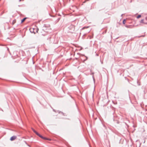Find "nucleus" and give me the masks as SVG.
Here are the masks:
<instances>
[{
  "label": "nucleus",
  "instance_id": "obj_1",
  "mask_svg": "<svg viewBox=\"0 0 147 147\" xmlns=\"http://www.w3.org/2000/svg\"><path fill=\"white\" fill-rule=\"evenodd\" d=\"M68 28L69 30V31L71 33H72L74 31L75 29V26L73 25H70Z\"/></svg>",
  "mask_w": 147,
  "mask_h": 147
},
{
  "label": "nucleus",
  "instance_id": "obj_2",
  "mask_svg": "<svg viewBox=\"0 0 147 147\" xmlns=\"http://www.w3.org/2000/svg\"><path fill=\"white\" fill-rule=\"evenodd\" d=\"M17 137L16 136H12L10 138V140L11 141H13L15 140L16 138Z\"/></svg>",
  "mask_w": 147,
  "mask_h": 147
},
{
  "label": "nucleus",
  "instance_id": "obj_3",
  "mask_svg": "<svg viewBox=\"0 0 147 147\" xmlns=\"http://www.w3.org/2000/svg\"><path fill=\"white\" fill-rule=\"evenodd\" d=\"M50 25H46L44 24L43 26L44 28H46V27H49Z\"/></svg>",
  "mask_w": 147,
  "mask_h": 147
},
{
  "label": "nucleus",
  "instance_id": "obj_4",
  "mask_svg": "<svg viewBox=\"0 0 147 147\" xmlns=\"http://www.w3.org/2000/svg\"><path fill=\"white\" fill-rule=\"evenodd\" d=\"M26 18H24L22 20H21V23H22L23 22H24L25 20H26Z\"/></svg>",
  "mask_w": 147,
  "mask_h": 147
},
{
  "label": "nucleus",
  "instance_id": "obj_5",
  "mask_svg": "<svg viewBox=\"0 0 147 147\" xmlns=\"http://www.w3.org/2000/svg\"><path fill=\"white\" fill-rule=\"evenodd\" d=\"M85 59H84L83 60H82L83 62H84L85 61H86L88 59V57H87L85 56Z\"/></svg>",
  "mask_w": 147,
  "mask_h": 147
},
{
  "label": "nucleus",
  "instance_id": "obj_6",
  "mask_svg": "<svg viewBox=\"0 0 147 147\" xmlns=\"http://www.w3.org/2000/svg\"><path fill=\"white\" fill-rule=\"evenodd\" d=\"M140 23H144V24H147V23H144V19L142 20H141V21H140Z\"/></svg>",
  "mask_w": 147,
  "mask_h": 147
},
{
  "label": "nucleus",
  "instance_id": "obj_7",
  "mask_svg": "<svg viewBox=\"0 0 147 147\" xmlns=\"http://www.w3.org/2000/svg\"><path fill=\"white\" fill-rule=\"evenodd\" d=\"M16 22V20L15 19L14 20H13V21L12 22V25H14Z\"/></svg>",
  "mask_w": 147,
  "mask_h": 147
},
{
  "label": "nucleus",
  "instance_id": "obj_8",
  "mask_svg": "<svg viewBox=\"0 0 147 147\" xmlns=\"http://www.w3.org/2000/svg\"><path fill=\"white\" fill-rule=\"evenodd\" d=\"M43 139L45 140H51L50 139H49L48 138H46L44 137V138H43Z\"/></svg>",
  "mask_w": 147,
  "mask_h": 147
},
{
  "label": "nucleus",
  "instance_id": "obj_9",
  "mask_svg": "<svg viewBox=\"0 0 147 147\" xmlns=\"http://www.w3.org/2000/svg\"><path fill=\"white\" fill-rule=\"evenodd\" d=\"M58 112L59 113H62L63 115L65 116V114L63 113V112H61V111H58Z\"/></svg>",
  "mask_w": 147,
  "mask_h": 147
},
{
  "label": "nucleus",
  "instance_id": "obj_10",
  "mask_svg": "<svg viewBox=\"0 0 147 147\" xmlns=\"http://www.w3.org/2000/svg\"><path fill=\"white\" fill-rule=\"evenodd\" d=\"M35 133L36 134V135H37L38 136H40V134H39L38 132H37V131Z\"/></svg>",
  "mask_w": 147,
  "mask_h": 147
},
{
  "label": "nucleus",
  "instance_id": "obj_11",
  "mask_svg": "<svg viewBox=\"0 0 147 147\" xmlns=\"http://www.w3.org/2000/svg\"><path fill=\"white\" fill-rule=\"evenodd\" d=\"M141 17V15H138L137 17V18L138 19L139 18H140Z\"/></svg>",
  "mask_w": 147,
  "mask_h": 147
},
{
  "label": "nucleus",
  "instance_id": "obj_12",
  "mask_svg": "<svg viewBox=\"0 0 147 147\" xmlns=\"http://www.w3.org/2000/svg\"><path fill=\"white\" fill-rule=\"evenodd\" d=\"M125 22H126V21H125V19H124L123 21V24H125Z\"/></svg>",
  "mask_w": 147,
  "mask_h": 147
},
{
  "label": "nucleus",
  "instance_id": "obj_13",
  "mask_svg": "<svg viewBox=\"0 0 147 147\" xmlns=\"http://www.w3.org/2000/svg\"><path fill=\"white\" fill-rule=\"evenodd\" d=\"M88 27H84L82 28V29L83 30L85 28H87Z\"/></svg>",
  "mask_w": 147,
  "mask_h": 147
},
{
  "label": "nucleus",
  "instance_id": "obj_14",
  "mask_svg": "<svg viewBox=\"0 0 147 147\" xmlns=\"http://www.w3.org/2000/svg\"><path fill=\"white\" fill-rule=\"evenodd\" d=\"M32 130L33 131L34 133H36V130H35L33 128H32Z\"/></svg>",
  "mask_w": 147,
  "mask_h": 147
},
{
  "label": "nucleus",
  "instance_id": "obj_15",
  "mask_svg": "<svg viewBox=\"0 0 147 147\" xmlns=\"http://www.w3.org/2000/svg\"><path fill=\"white\" fill-rule=\"evenodd\" d=\"M39 137L42 138V139H43V138H44V137L42 136V135H40V136H39Z\"/></svg>",
  "mask_w": 147,
  "mask_h": 147
},
{
  "label": "nucleus",
  "instance_id": "obj_16",
  "mask_svg": "<svg viewBox=\"0 0 147 147\" xmlns=\"http://www.w3.org/2000/svg\"><path fill=\"white\" fill-rule=\"evenodd\" d=\"M125 27L128 28H129L130 26L127 25H125Z\"/></svg>",
  "mask_w": 147,
  "mask_h": 147
},
{
  "label": "nucleus",
  "instance_id": "obj_17",
  "mask_svg": "<svg viewBox=\"0 0 147 147\" xmlns=\"http://www.w3.org/2000/svg\"><path fill=\"white\" fill-rule=\"evenodd\" d=\"M60 19V18H58L57 19V22H58V21H59V20Z\"/></svg>",
  "mask_w": 147,
  "mask_h": 147
},
{
  "label": "nucleus",
  "instance_id": "obj_18",
  "mask_svg": "<svg viewBox=\"0 0 147 147\" xmlns=\"http://www.w3.org/2000/svg\"><path fill=\"white\" fill-rule=\"evenodd\" d=\"M25 143L28 146H30L29 145H28V144H27V143H26V142H25Z\"/></svg>",
  "mask_w": 147,
  "mask_h": 147
},
{
  "label": "nucleus",
  "instance_id": "obj_19",
  "mask_svg": "<svg viewBox=\"0 0 147 147\" xmlns=\"http://www.w3.org/2000/svg\"><path fill=\"white\" fill-rule=\"evenodd\" d=\"M144 36H145L144 35L141 36H140V37H144Z\"/></svg>",
  "mask_w": 147,
  "mask_h": 147
},
{
  "label": "nucleus",
  "instance_id": "obj_20",
  "mask_svg": "<svg viewBox=\"0 0 147 147\" xmlns=\"http://www.w3.org/2000/svg\"><path fill=\"white\" fill-rule=\"evenodd\" d=\"M21 1V0H19V1L20 2Z\"/></svg>",
  "mask_w": 147,
  "mask_h": 147
},
{
  "label": "nucleus",
  "instance_id": "obj_21",
  "mask_svg": "<svg viewBox=\"0 0 147 147\" xmlns=\"http://www.w3.org/2000/svg\"><path fill=\"white\" fill-rule=\"evenodd\" d=\"M53 110L54 111L56 112L54 109H53Z\"/></svg>",
  "mask_w": 147,
  "mask_h": 147
},
{
  "label": "nucleus",
  "instance_id": "obj_22",
  "mask_svg": "<svg viewBox=\"0 0 147 147\" xmlns=\"http://www.w3.org/2000/svg\"><path fill=\"white\" fill-rule=\"evenodd\" d=\"M86 1V0H85V1H84V3H85V1Z\"/></svg>",
  "mask_w": 147,
  "mask_h": 147
},
{
  "label": "nucleus",
  "instance_id": "obj_23",
  "mask_svg": "<svg viewBox=\"0 0 147 147\" xmlns=\"http://www.w3.org/2000/svg\"><path fill=\"white\" fill-rule=\"evenodd\" d=\"M86 1V0H85V1H84V3H85V1Z\"/></svg>",
  "mask_w": 147,
  "mask_h": 147
},
{
  "label": "nucleus",
  "instance_id": "obj_24",
  "mask_svg": "<svg viewBox=\"0 0 147 147\" xmlns=\"http://www.w3.org/2000/svg\"><path fill=\"white\" fill-rule=\"evenodd\" d=\"M38 29L36 31V32H38Z\"/></svg>",
  "mask_w": 147,
  "mask_h": 147
},
{
  "label": "nucleus",
  "instance_id": "obj_25",
  "mask_svg": "<svg viewBox=\"0 0 147 147\" xmlns=\"http://www.w3.org/2000/svg\"><path fill=\"white\" fill-rule=\"evenodd\" d=\"M113 103L114 104H115V103L114 102H113Z\"/></svg>",
  "mask_w": 147,
  "mask_h": 147
},
{
  "label": "nucleus",
  "instance_id": "obj_26",
  "mask_svg": "<svg viewBox=\"0 0 147 147\" xmlns=\"http://www.w3.org/2000/svg\"><path fill=\"white\" fill-rule=\"evenodd\" d=\"M93 80H94V78H93Z\"/></svg>",
  "mask_w": 147,
  "mask_h": 147
},
{
  "label": "nucleus",
  "instance_id": "obj_27",
  "mask_svg": "<svg viewBox=\"0 0 147 147\" xmlns=\"http://www.w3.org/2000/svg\"><path fill=\"white\" fill-rule=\"evenodd\" d=\"M18 6H19V7H20V5H19Z\"/></svg>",
  "mask_w": 147,
  "mask_h": 147
},
{
  "label": "nucleus",
  "instance_id": "obj_28",
  "mask_svg": "<svg viewBox=\"0 0 147 147\" xmlns=\"http://www.w3.org/2000/svg\"><path fill=\"white\" fill-rule=\"evenodd\" d=\"M122 15H122H122H121V16H122Z\"/></svg>",
  "mask_w": 147,
  "mask_h": 147
},
{
  "label": "nucleus",
  "instance_id": "obj_29",
  "mask_svg": "<svg viewBox=\"0 0 147 147\" xmlns=\"http://www.w3.org/2000/svg\"><path fill=\"white\" fill-rule=\"evenodd\" d=\"M118 38H116V39H118Z\"/></svg>",
  "mask_w": 147,
  "mask_h": 147
}]
</instances>
